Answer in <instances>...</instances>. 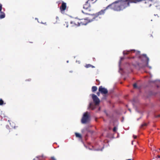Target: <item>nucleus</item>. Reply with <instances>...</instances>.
<instances>
[{
    "mask_svg": "<svg viewBox=\"0 0 160 160\" xmlns=\"http://www.w3.org/2000/svg\"><path fill=\"white\" fill-rule=\"evenodd\" d=\"M89 107L90 108H91L92 110H93L95 108V106L92 105V103H90L89 104Z\"/></svg>",
    "mask_w": 160,
    "mask_h": 160,
    "instance_id": "6ab92c4d",
    "label": "nucleus"
},
{
    "mask_svg": "<svg viewBox=\"0 0 160 160\" xmlns=\"http://www.w3.org/2000/svg\"><path fill=\"white\" fill-rule=\"evenodd\" d=\"M124 59V57H121V59H120V61H119V63H120V64L121 63V61L122 60H123Z\"/></svg>",
    "mask_w": 160,
    "mask_h": 160,
    "instance_id": "393cba45",
    "label": "nucleus"
},
{
    "mask_svg": "<svg viewBox=\"0 0 160 160\" xmlns=\"http://www.w3.org/2000/svg\"><path fill=\"white\" fill-rule=\"evenodd\" d=\"M130 1L129 4L131 2L136 3L138 2L145 1L144 3L145 4V6L146 7H150L152 4L150 0H130Z\"/></svg>",
    "mask_w": 160,
    "mask_h": 160,
    "instance_id": "7ed1b4c3",
    "label": "nucleus"
},
{
    "mask_svg": "<svg viewBox=\"0 0 160 160\" xmlns=\"http://www.w3.org/2000/svg\"><path fill=\"white\" fill-rule=\"evenodd\" d=\"M37 158L40 160L44 159L45 158V157L43 155L38 156Z\"/></svg>",
    "mask_w": 160,
    "mask_h": 160,
    "instance_id": "4468645a",
    "label": "nucleus"
},
{
    "mask_svg": "<svg viewBox=\"0 0 160 160\" xmlns=\"http://www.w3.org/2000/svg\"><path fill=\"white\" fill-rule=\"evenodd\" d=\"M94 1V0H88L87 2L91 5L95 2V1Z\"/></svg>",
    "mask_w": 160,
    "mask_h": 160,
    "instance_id": "2eb2a0df",
    "label": "nucleus"
},
{
    "mask_svg": "<svg viewBox=\"0 0 160 160\" xmlns=\"http://www.w3.org/2000/svg\"><path fill=\"white\" fill-rule=\"evenodd\" d=\"M97 90V88L96 86H92V92H94Z\"/></svg>",
    "mask_w": 160,
    "mask_h": 160,
    "instance_id": "dca6fc26",
    "label": "nucleus"
},
{
    "mask_svg": "<svg viewBox=\"0 0 160 160\" xmlns=\"http://www.w3.org/2000/svg\"><path fill=\"white\" fill-rule=\"evenodd\" d=\"M73 22L75 23V25L76 26H80L79 19L76 18L73 20Z\"/></svg>",
    "mask_w": 160,
    "mask_h": 160,
    "instance_id": "9d476101",
    "label": "nucleus"
},
{
    "mask_svg": "<svg viewBox=\"0 0 160 160\" xmlns=\"http://www.w3.org/2000/svg\"><path fill=\"white\" fill-rule=\"evenodd\" d=\"M91 5L88 2H86L85 4L83 5V8L84 10L82 11V12L86 14H88V12L91 10Z\"/></svg>",
    "mask_w": 160,
    "mask_h": 160,
    "instance_id": "20e7f679",
    "label": "nucleus"
},
{
    "mask_svg": "<svg viewBox=\"0 0 160 160\" xmlns=\"http://www.w3.org/2000/svg\"><path fill=\"white\" fill-rule=\"evenodd\" d=\"M129 51H124L123 52V53L124 55H127L129 53Z\"/></svg>",
    "mask_w": 160,
    "mask_h": 160,
    "instance_id": "aec40b11",
    "label": "nucleus"
},
{
    "mask_svg": "<svg viewBox=\"0 0 160 160\" xmlns=\"http://www.w3.org/2000/svg\"><path fill=\"white\" fill-rule=\"evenodd\" d=\"M147 125V124L146 123L144 122L141 126L140 128H143L144 127L146 126Z\"/></svg>",
    "mask_w": 160,
    "mask_h": 160,
    "instance_id": "a211bd4d",
    "label": "nucleus"
},
{
    "mask_svg": "<svg viewBox=\"0 0 160 160\" xmlns=\"http://www.w3.org/2000/svg\"><path fill=\"white\" fill-rule=\"evenodd\" d=\"M92 98L96 105H98L99 104L100 100L96 95L93 94L92 95Z\"/></svg>",
    "mask_w": 160,
    "mask_h": 160,
    "instance_id": "0eeeda50",
    "label": "nucleus"
},
{
    "mask_svg": "<svg viewBox=\"0 0 160 160\" xmlns=\"http://www.w3.org/2000/svg\"><path fill=\"white\" fill-rule=\"evenodd\" d=\"M75 135L76 137L79 138L81 139L82 138V137L81 135L80 134L78 133H75Z\"/></svg>",
    "mask_w": 160,
    "mask_h": 160,
    "instance_id": "f3484780",
    "label": "nucleus"
},
{
    "mask_svg": "<svg viewBox=\"0 0 160 160\" xmlns=\"http://www.w3.org/2000/svg\"><path fill=\"white\" fill-rule=\"evenodd\" d=\"M156 118H158L160 117V114H159L158 115H155V116Z\"/></svg>",
    "mask_w": 160,
    "mask_h": 160,
    "instance_id": "bb28decb",
    "label": "nucleus"
},
{
    "mask_svg": "<svg viewBox=\"0 0 160 160\" xmlns=\"http://www.w3.org/2000/svg\"><path fill=\"white\" fill-rule=\"evenodd\" d=\"M154 5L156 7V8L155 9V10L156 11L157 10H159L160 9V2L159 3H156V4H154Z\"/></svg>",
    "mask_w": 160,
    "mask_h": 160,
    "instance_id": "9b49d317",
    "label": "nucleus"
},
{
    "mask_svg": "<svg viewBox=\"0 0 160 160\" xmlns=\"http://www.w3.org/2000/svg\"><path fill=\"white\" fill-rule=\"evenodd\" d=\"M133 87L134 88H137V84L136 83L134 84L133 85Z\"/></svg>",
    "mask_w": 160,
    "mask_h": 160,
    "instance_id": "5701e85b",
    "label": "nucleus"
},
{
    "mask_svg": "<svg viewBox=\"0 0 160 160\" xmlns=\"http://www.w3.org/2000/svg\"><path fill=\"white\" fill-rule=\"evenodd\" d=\"M151 2H152L153 4H156V3H159V0H150Z\"/></svg>",
    "mask_w": 160,
    "mask_h": 160,
    "instance_id": "f8f14e48",
    "label": "nucleus"
},
{
    "mask_svg": "<svg viewBox=\"0 0 160 160\" xmlns=\"http://www.w3.org/2000/svg\"><path fill=\"white\" fill-rule=\"evenodd\" d=\"M73 20L72 21L70 22V23L72 24V26H76L75 25V23L73 22Z\"/></svg>",
    "mask_w": 160,
    "mask_h": 160,
    "instance_id": "4be33fe9",
    "label": "nucleus"
},
{
    "mask_svg": "<svg viewBox=\"0 0 160 160\" xmlns=\"http://www.w3.org/2000/svg\"><path fill=\"white\" fill-rule=\"evenodd\" d=\"M88 18L84 19H79L80 25H86L88 23L94 21L92 20V18L91 19H88Z\"/></svg>",
    "mask_w": 160,
    "mask_h": 160,
    "instance_id": "423d86ee",
    "label": "nucleus"
},
{
    "mask_svg": "<svg viewBox=\"0 0 160 160\" xmlns=\"http://www.w3.org/2000/svg\"><path fill=\"white\" fill-rule=\"evenodd\" d=\"M159 150H160V148L159 149Z\"/></svg>",
    "mask_w": 160,
    "mask_h": 160,
    "instance_id": "f704fd0d",
    "label": "nucleus"
},
{
    "mask_svg": "<svg viewBox=\"0 0 160 160\" xmlns=\"http://www.w3.org/2000/svg\"><path fill=\"white\" fill-rule=\"evenodd\" d=\"M100 92H97V95H98V96H100Z\"/></svg>",
    "mask_w": 160,
    "mask_h": 160,
    "instance_id": "c85d7f7f",
    "label": "nucleus"
},
{
    "mask_svg": "<svg viewBox=\"0 0 160 160\" xmlns=\"http://www.w3.org/2000/svg\"><path fill=\"white\" fill-rule=\"evenodd\" d=\"M89 116L88 112H85L82 118L81 121L83 124H85L88 122L89 121Z\"/></svg>",
    "mask_w": 160,
    "mask_h": 160,
    "instance_id": "39448f33",
    "label": "nucleus"
},
{
    "mask_svg": "<svg viewBox=\"0 0 160 160\" xmlns=\"http://www.w3.org/2000/svg\"><path fill=\"white\" fill-rule=\"evenodd\" d=\"M4 104V102L2 99H0V105H2Z\"/></svg>",
    "mask_w": 160,
    "mask_h": 160,
    "instance_id": "412c9836",
    "label": "nucleus"
},
{
    "mask_svg": "<svg viewBox=\"0 0 160 160\" xmlns=\"http://www.w3.org/2000/svg\"><path fill=\"white\" fill-rule=\"evenodd\" d=\"M58 18H58V17H56V19H58Z\"/></svg>",
    "mask_w": 160,
    "mask_h": 160,
    "instance_id": "473e14b6",
    "label": "nucleus"
},
{
    "mask_svg": "<svg viewBox=\"0 0 160 160\" xmlns=\"http://www.w3.org/2000/svg\"><path fill=\"white\" fill-rule=\"evenodd\" d=\"M98 90L102 94H106L108 92L107 89L103 88L102 86H100L99 87Z\"/></svg>",
    "mask_w": 160,
    "mask_h": 160,
    "instance_id": "6e6552de",
    "label": "nucleus"
},
{
    "mask_svg": "<svg viewBox=\"0 0 160 160\" xmlns=\"http://www.w3.org/2000/svg\"><path fill=\"white\" fill-rule=\"evenodd\" d=\"M128 110H129L130 112H131V110H130V109H128Z\"/></svg>",
    "mask_w": 160,
    "mask_h": 160,
    "instance_id": "72a5a7b5",
    "label": "nucleus"
},
{
    "mask_svg": "<svg viewBox=\"0 0 160 160\" xmlns=\"http://www.w3.org/2000/svg\"><path fill=\"white\" fill-rule=\"evenodd\" d=\"M139 59L141 61V63L138 62L137 65L139 67L142 68L148 65L149 61V58L147 56L146 54H143L140 56Z\"/></svg>",
    "mask_w": 160,
    "mask_h": 160,
    "instance_id": "f03ea898",
    "label": "nucleus"
},
{
    "mask_svg": "<svg viewBox=\"0 0 160 160\" xmlns=\"http://www.w3.org/2000/svg\"><path fill=\"white\" fill-rule=\"evenodd\" d=\"M116 127H114L113 129V131L114 132H115L116 131Z\"/></svg>",
    "mask_w": 160,
    "mask_h": 160,
    "instance_id": "a878e982",
    "label": "nucleus"
},
{
    "mask_svg": "<svg viewBox=\"0 0 160 160\" xmlns=\"http://www.w3.org/2000/svg\"><path fill=\"white\" fill-rule=\"evenodd\" d=\"M130 0H117L109 4L104 9L91 15L92 20H97L100 15H103L106 11L109 8L117 12L123 11L129 6Z\"/></svg>",
    "mask_w": 160,
    "mask_h": 160,
    "instance_id": "f257e3e1",
    "label": "nucleus"
},
{
    "mask_svg": "<svg viewBox=\"0 0 160 160\" xmlns=\"http://www.w3.org/2000/svg\"><path fill=\"white\" fill-rule=\"evenodd\" d=\"M133 137L134 139H136L137 138V136L136 135H133Z\"/></svg>",
    "mask_w": 160,
    "mask_h": 160,
    "instance_id": "c756f323",
    "label": "nucleus"
},
{
    "mask_svg": "<svg viewBox=\"0 0 160 160\" xmlns=\"http://www.w3.org/2000/svg\"><path fill=\"white\" fill-rule=\"evenodd\" d=\"M85 67L86 68H95V67L90 64H87L85 66Z\"/></svg>",
    "mask_w": 160,
    "mask_h": 160,
    "instance_id": "ddd939ff",
    "label": "nucleus"
},
{
    "mask_svg": "<svg viewBox=\"0 0 160 160\" xmlns=\"http://www.w3.org/2000/svg\"><path fill=\"white\" fill-rule=\"evenodd\" d=\"M132 159H126V160H131Z\"/></svg>",
    "mask_w": 160,
    "mask_h": 160,
    "instance_id": "2f4dec72",
    "label": "nucleus"
},
{
    "mask_svg": "<svg viewBox=\"0 0 160 160\" xmlns=\"http://www.w3.org/2000/svg\"><path fill=\"white\" fill-rule=\"evenodd\" d=\"M31 81V79H27L26 80V81Z\"/></svg>",
    "mask_w": 160,
    "mask_h": 160,
    "instance_id": "7c9ffc66",
    "label": "nucleus"
},
{
    "mask_svg": "<svg viewBox=\"0 0 160 160\" xmlns=\"http://www.w3.org/2000/svg\"><path fill=\"white\" fill-rule=\"evenodd\" d=\"M51 160H57L56 158L54 157H51Z\"/></svg>",
    "mask_w": 160,
    "mask_h": 160,
    "instance_id": "b1692460",
    "label": "nucleus"
},
{
    "mask_svg": "<svg viewBox=\"0 0 160 160\" xmlns=\"http://www.w3.org/2000/svg\"><path fill=\"white\" fill-rule=\"evenodd\" d=\"M96 81L98 83V85H99V84H100V83L99 80H98L97 79L96 80Z\"/></svg>",
    "mask_w": 160,
    "mask_h": 160,
    "instance_id": "cd10ccee",
    "label": "nucleus"
},
{
    "mask_svg": "<svg viewBox=\"0 0 160 160\" xmlns=\"http://www.w3.org/2000/svg\"><path fill=\"white\" fill-rule=\"evenodd\" d=\"M66 3L63 2L62 3L61 6L60 7V9L62 13V12L64 11L66 9Z\"/></svg>",
    "mask_w": 160,
    "mask_h": 160,
    "instance_id": "1a4fd4ad",
    "label": "nucleus"
}]
</instances>
